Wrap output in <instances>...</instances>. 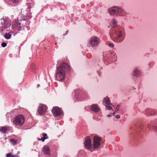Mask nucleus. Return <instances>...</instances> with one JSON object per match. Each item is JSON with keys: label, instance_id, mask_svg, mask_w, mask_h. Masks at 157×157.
<instances>
[{"label": "nucleus", "instance_id": "7c9ffc66", "mask_svg": "<svg viewBox=\"0 0 157 157\" xmlns=\"http://www.w3.org/2000/svg\"><path fill=\"white\" fill-rule=\"evenodd\" d=\"M116 117L117 119H119L120 117V115H117L116 116Z\"/></svg>", "mask_w": 157, "mask_h": 157}, {"label": "nucleus", "instance_id": "4468645a", "mask_svg": "<svg viewBox=\"0 0 157 157\" xmlns=\"http://www.w3.org/2000/svg\"><path fill=\"white\" fill-rule=\"evenodd\" d=\"M117 14H118L121 16H124V11L122 9L117 7Z\"/></svg>", "mask_w": 157, "mask_h": 157}, {"label": "nucleus", "instance_id": "473e14b6", "mask_svg": "<svg viewBox=\"0 0 157 157\" xmlns=\"http://www.w3.org/2000/svg\"><path fill=\"white\" fill-rule=\"evenodd\" d=\"M40 86V85L39 84H38L37 85V88H38Z\"/></svg>", "mask_w": 157, "mask_h": 157}, {"label": "nucleus", "instance_id": "39448f33", "mask_svg": "<svg viewBox=\"0 0 157 157\" xmlns=\"http://www.w3.org/2000/svg\"><path fill=\"white\" fill-rule=\"evenodd\" d=\"M101 137L97 136H94L93 139V147L94 149L99 148L101 145Z\"/></svg>", "mask_w": 157, "mask_h": 157}, {"label": "nucleus", "instance_id": "c9c22d12", "mask_svg": "<svg viewBox=\"0 0 157 157\" xmlns=\"http://www.w3.org/2000/svg\"><path fill=\"white\" fill-rule=\"evenodd\" d=\"M40 139L39 138L38 140H40Z\"/></svg>", "mask_w": 157, "mask_h": 157}, {"label": "nucleus", "instance_id": "dca6fc26", "mask_svg": "<svg viewBox=\"0 0 157 157\" xmlns=\"http://www.w3.org/2000/svg\"><path fill=\"white\" fill-rule=\"evenodd\" d=\"M8 130V128L6 126L1 127L0 128V131L2 132L3 133H6L7 131Z\"/></svg>", "mask_w": 157, "mask_h": 157}, {"label": "nucleus", "instance_id": "0eeeda50", "mask_svg": "<svg viewBox=\"0 0 157 157\" xmlns=\"http://www.w3.org/2000/svg\"><path fill=\"white\" fill-rule=\"evenodd\" d=\"M52 112L55 116H59L62 114V111L61 109L58 107H53Z\"/></svg>", "mask_w": 157, "mask_h": 157}, {"label": "nucleus", "instance_id": "9d476101", "mask_svg": "<svg viewBox=\"0 0 157 157\" xmlns=\"http://www.w3.org/2000/svg\"><path fill=\"white\" fill-rule=\"evenodd\" d=\"M117 10H118L117 7H112L108 10L109 13L111 15L117 14Z\"/></svg>", "mask_w": 157, "mask_h": 157}, {"label": "nucleus", "instance_id": "f8f14e48", "mask_svg": "<svg viewBox=\"0 0 157 157\" xmlns=\"http://www.w3.org/2000/svg\"><path fill=\"white\" fill-rule=\"evenodd\" d=\"M43 152L47 155H50V150L49 147L47 145H45L43 148Z\"/></svg>", "mask_w": 157, "mask_h": 157}, {"label": "nucleus", "instance_id": "20e7f679", "mask_svg": "<svg viewBox=\"0 0 157 157\" xmlns=\"http://www.w3.org/2000/svg\"><path fill=\"white\" fill-rule=\"evenodd\" d=\"M2 25V27L9 28L11 25V21L7 18L2 19L0 20V25Z\"/></svg>", "mask_w": 157, "mask_h": 157}, {"label": "nucleus", "instance_id": "ddd939ff", "mask_svg": "<svg viewBox=\"0 0 157 157\" xmlns=\"http://www.w3.org/2000/svg\"><path fill=\"white\" fill-rule=\"evenodd\" d=\"M91 109L92 111L97 112L99 111V108L98 105L96 104L92 105L91 107Z\"/></svg>", "mask_w": 157, "mask_h": 157}, {"label": "nucleus", "instance_id": "f3484780", "mask_svg": "<svg viewBox=\"0 0 157 157\" xmlns=\"http://www.w3.org/2000/svg\"><path fill=\"white\" fill-rule=\"evenodd\" d=\"M140 75V72L139 70L136 69L134 71L133 75L136 77Z\"/></svg>", "mask_w": 157, "mask_h": 157}, {"label": "nucleus", "instance_id": "f03ea898", "mask_svg": "<svg viewBox=\"0 0 157 157\" xmlns=\"http://www.w3.org/2000/svg\"><path fill=\"white\" fill-rule=\"evenodd\" d=\"M71 67L67 63L63 62L60 64L59 67H57L56 73V78L59 81L63 80L65 77V71H70Z\"/></svg>", "mask_w": 157, "mask_h": 157}, {"label": "nucleus", "instance_id": "6ab92c4d", "mask_svg": "<svg viewBox=\"0 0 157 157\" xmlns=\"http://www.w3.org/2000/svg\"><path fill=\"white\" fill-rule=\"evenodd\" d=\"M12 153H10L7 154L6 155V157H19V156L17 154H16L15 155H13Z\"/></svg>", "mask_w": 157, "mask_h": 157}, {"label": "nucleus", "instance_id": "7ed1b4c3", "mask_svg": "<svg viewBox=\"0 0 157 157\" xmlns=\"http://www.w3.org/2000/svg\"><path fill=\"white\" fill-rule=\"evenodd\" d=\"M25 118L22 115H18L15 117L13 122L16 125L21 126L24 123Z\"/></svg>", "mask_w": 157, "mask_h": 157}, {"label": "nucleus", "instance_id": "2f4dec72", "mask_svg": "<svg viewBox=\"0 0 157 157\" xmlns=\"http://www.w3.org/2000/svg\"><path fill=\"white\" fill-rule=\"evenodd\" d=\"M45 139L44 138H43V137L41 138L40 139V140H41L42 142H44L45 140Z\"/></svg>", "mask_w": 157, "mask_h": 157}, {"label": "nucleus", "instance_id": "412c9836", "mask_svg": "<svg viewBox=\"0 0 157 157\" xmlns=\"http://www.w3.org/2000/svg\"><path fill=\"white\" fill-rule=\"evenodd\" d=\"M10 141L11 144L13 145H14L17 143V140L14 139H12L10 140Z\"/></svg>", "mask_w": 157, "mask_h": 157}, {"label": "nucleus", "instance_id": "5701e85b", "mask_svg": "<svg viewBox=\"0 0 157 157\" xmlns=\"http://www.w3.org/2000/svg\"><path fill=\"white\" fill-rule=\"evenodd\" d=\"M10 1H11L14 3H17L19 2V0H9Z\"/></svg>", "mask_w": 157, "mask_h": 157}, {"label": "nucleus", "instance_id": "f704fd0d", "mask_svg": "<svg viewBox=\"0 0 157 157\" xmlns=\"http://www.w3.org/2000/svg\"><path fill=\"white\" fill-rule=\"evenodd\" d=\"M110 116H111V115H110L109 114H108V115H107V117H110Z\"/></svg>", "mask_w": 157, "mask_h": 157}, {"label": "nucleus", "instance_id": "b1692460", "mask_svg": "<svg viewBox=\"0 0 157 157\" xmlns=\"http://www.w3.org/2000/svg\"><path fill=\"white\" fill-rule=\"evenodd\" d=\"M21 25V23L20 22H17L13 24V25H15V26H20Z\"/></svg>", "mask_w": 157, "mask_h": 157}, {"label": "nucleus", "instance_id": "bb28decb", "mask_svg": "<svg viewBox=\"0 0 157 157\" xmlns=\"http://www.w3.org/2000/svg\"><path fill=\"white\" fill-rule=\"evenodd\" d=\"M117 21L115 19H114L112 21V23L113 25H115Z\"/></svg>", "mask_w": 157, "mask_h": 157}, {"label": "nucleus", "instance_id": "1a4fd4ad", "mask_svg": "<svg viewBox=\"0 0 157 157\" xmlns=\"http://www.w3.org/2000/svg\"><path fill=\"white\" fill-rule=\"evenodd\" d=\"M89 42L92 46H95L99 43V39L97 37H92L90 39Z\"/></svg>", "mask_w": 157, "mask_h": 157}, {"label": "nucleus", "instance_id": "c756f323", "mask_svg": "<svg viewBox=\"0 0 157 157\" xmlns=\"http://www.w3.org/2000/svg\"><path fill=\"white\" fill-rule=\"evenodd\" d=\"M113 56L114 57L113 60V61H115L117 60V57L115 55H114V54H113Z\"/></svg>", "mask_w": 157, "mask_h": 157}, {"label": "nucleus", "instance_id": "f257e3e1", "mask_svg": "<svg viewBox=\"0 0 157 157\" xmlns=\"http://www.w3.org/2000/svg\"><path fill=\"white\" fill-rule=\"evenodd\" d=\"M110 36L114 41L121 42L124 39L123 28L119 26L113 27L111 31Z\"/></svg>", "mask_w": 157, "mask_h": 157}, {"label": "nucleus", "instance_id": "aec40b11", "mask_svg": "<svg viewBox=\"0 0 157 157\" xmlns=\"http://www.w3.org/2000/svg\"><path fill=\"white\" fill-rule=\"evenodd\" d=\"M5 38L7 39H10L11 37V35L9 33H6L4 35Z\"/></svg>", "mask_w": 157, "mask_h": 157}, {"label": "nucleus", "instance_id": "4c0bfd02", "mask_svg": "<svg viewBox=\"0 0 157 157\" xmlns=\"http://www.w3.org/2000/svg\"><path fill=\"white\" fill-rule=\"evenodd\" d=\"M13 26H14V25H13V26H12V27H13Z\"/></svg>", "mask_w": 157, "mask_h": 157}, {"label": "nucleus", "instance_id": "2eb2a0df", "mask_svg": "<svg viewBox=\"0 0 157 157\" xmlns=\"http://www.w3.org/2000/svg\"><path fill=\"white\" fill-rule=\"evenodd\" d=\"M104 101L105 104L109 105H111V106L113 105L110 103V99L108 97H106L104 98Z\"/></svg>", "mask_w": 157, "mask_h": 157}, {"label": "nucleus", "instance_id": "423d86ee", "mask_svg": "<svg viewBox=\"0 0 157 157\" xmlns=\"http://www.w3.org/2000/svg\"><path fill=\"white\" fill-rule=\"evenodd\" d=\"M85 147L88 150L92 149L91 140L89 136H87L85 138V141L84 143Z\"/></svg>", "mask_w": 157, "mask_h": 157}, {"label": "nucleus", "instance_id": "a878e982", "mask_svg": "<svg viewBox=\"0 0 157 157\" xmlns=\"http://www.w3.org/2000/svg\"><path fill=\"white\" fill-rule=\"evenodd\" d=\"M7 45V44L5 42H3L1 44V46L3 47H6Z\"/></svg>", "mask_w": 157, "mask_h": 157}, {"label": "nucleus", "instance_id": "4be33fe9", "mask_svg": "<svg viewBox=\"0 0 157 157\" xmlns=\"http://www.w3.org/2000/svg\"><path fill=\"white\" fill-rule=\"evenodd\" d=\"M42 134L43 136V137L45 139H46L48 138V136H47L46 134L45 133H43Z\"/></svg>", "mask_w": 157, "mask_h": 157}, {"label": "nucleus", "instance_id": "9b49d317", "mask_svg": "<svg viewBox=\"0 0 157 157\" xmlns=\"http://www.w3.org/2000/svg\"><path fill=\"white\" fill-rule=\"evenodd\" d=\"M156 113V112L155 110L151 109H147L145 110V113L148 115L150 114L151 115H154Z\"/></svg>", "mask_w": 157, "mask_h": 157}, {"label": "nucleus", "instance_id": "a211bd4d", "mask_svg": "<svg viewBox=\"0 0 157 157\" xmlns=\"http://www.w3.org/2000/svg\"><path fill=\"white\" fill-rule=\"evenodd\" d=\"M138 130L141 131H143L145 129L144 125L143 124H140L138 126Z\"/></svg>", "mask_w": 157, "mask_h": 157}, {"label": "nucleus", "instance_id": "c85d7f7f", "mask_svg": "<svg viewBox=\"0 0 157 157\" xmlns=\"http://www.w3.org/2000/svg\"><path fill=\"white\" fill-rule=\"evenodd\" d=\"M109 46L111 48H113L114 47V45L112 43H109Z\"/></svg>", "mask_w": 157, "mask_h": 157}, {"label": "nucleus", "instance_id": "393cba45", "mask_svg": "<svg viewBox=\"0 0 157 157\" xmlns=\"http://www.w3.org/2000/svg\"><path fill=\"white\" fill-rule=\"evenodd\" d=\"M106 107L107 108V109H108L109 110H111L112 109V107H111L110 106L106 105Z\"/></svg>", "mask_w": 157, "mask_h": 157}, {"label": "nucleus", "instance_id": "cd10ccee", "mask_svg": "<svg viewBox=\"0 0 157 157\" xmlns=\"http://www.w3.org/2000/svg\"><path fill=\"white\" fill-rule=\"evenodd\" d=\"M152 128L154 130L157 131V127L155 126H152Z\"/></svg>", "mask_w": 157, "mask_h": 157}, {"label": "nucleus", "instance_id": "6e6552de", "mask_svg": "<svg viewBox=\"0 0 157 157\" xmlns=\"http://www.w3.org/2000/svg\"><path fill=\"white\" fill-rule=\"evenodd\" d=\"M47 107L43 104H40L38 110L39 113L40 115H43L44 114L46 111Z\"/></svg>", "mask_w": 157, "mask_h": 157}, {"label": "nucleus", "instance_id": "e433bc0d", "mask_svg": "<svg viewBox=\"0 0 157 157\" xmlns=\"http://www.w3.org/2000/svg\"><path fill=\"white\" fill-rule=\"evenodd\" d=\"M115 113V112L113 113V115H114Z\"/></svg>", "mask_w": 157, "mask_h": 157}, {"label": "nucleus", "instance_id": "72a5a7b5", "mask_svg": "<svg viewBox=\"0 0 157 157\" xmlns=\"http://www.w3.org/2000/svg\"><path fill=\"white\" fill-rule=\"evenodd\" d=\"M120 106V105H117V107L116 108V109H117V108H118L119 106Z\"/></svg>", "mask_w": 157, "mask_h": 157}]
</instances>
